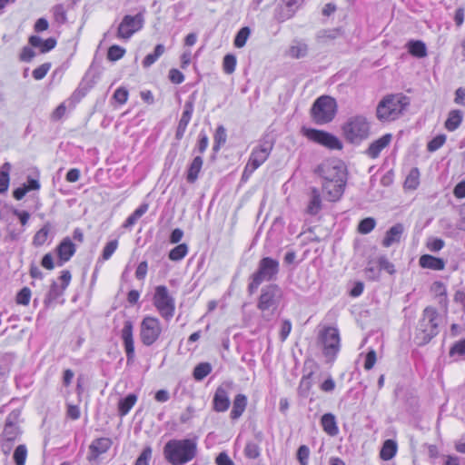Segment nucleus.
I'll return each mask as SVG.
<instances>
[{
	"mask_svg": "<svg viewBox=\"0 0 465 465\" xmlns=\"http://www.w3.org/2000/svg\"><path fill=\"white\" fill-rule=\"evenodd\" d=\"M446 142L445 134H439L430 140L427 144V150L429 152H435L440 149Z\"/></svg>",
	"mask_w": 465,
	"mask_h": 465,
	"instance_id": "603ef678",
	"label": "nucleus"
},
{
	"mask_svg": "<svg viewBox=\"0 0 465 465\" xmlns=\"http://www.w3.org/2000/svg\"><path fill=\"white\" fill-rule=\"evenodd\" d=\"M322 182H333L346 184V173L343 164L337 161H325L316 169Z\"/></svg>",
	"mask_w": 465,
	"mask_h": 465,
	"instance_id": "9d476101",
	"label": "nucleus"
},
{
	"mask_svg": "<svg viewBox=\"0 0 465 465\" xmlns=\"http://www.w3.org/2000/svg\"><path fill=\"white\" fill-rule=\"evenodd\" d=\"M53 15L56 23L64 24L67 20L66 11L63 5L59 4L53 7Z\"/></svg>",
	"mask_w": 465,
	"mask_h": 465,
	"instance_id": "864d4df0",
	"label": "nucleus"
},
{
	"mask_svg": "<svg viewBox=\"0 0 465 465\" xmlns=\"http://www.w3.org/2000/svg\"><path fill=\"white\" fill-rule=\"evenodd\" d=\"M169 79L172 83L179 84L184 81V75L178 69L173 68L169 71Z\"/></svg>",
	"mask_w": 465,
	"mask_h": 465,
	"instance_id": "774afa93",
	"label": "nucleus"
},
{
	"mask_svg": "<svg viewBox=\"0 0 465 465\" xmlns=\"http://www.w3.org/2000/svg\"><path fill=\"white\" fill-rule=\"evenodd\" d=\"M345 185L333 182H322V193L330 202H336L342 196Z\"/></svg>",
	"mask_w": 465,
	"mask_h": 465,
	"instance_id": "412c9836",
	"label": "nucleus"
},
{
	"mask_svg": "<svg viewBox=\"0 0 465 465\" xmlns=\"http://www.w3.org/2000/svg\"><path fill=\"white\" fill-rule=\"evenodd\" d=\"M439 333V313L432 307H426L415 331V342L421 346L431 341Z\"/></svg>",
	"mask_w": 465,
	"mask_h": 465,
	"instance_id": "7ed1b4c3",
	"label": "nucleus"
},
{
	"mask_svg": "<svg viewBox=\"0 0 465 465\" xmlns=\"http://www.w3.org/2000/svg\"><path fill=\"white\" fill-rule=\"evenodd\" d=\"M188 252V246L186 243H181L172 249L169 252V259L171 261L178 262L183 259Z\"/></svg>",
	"mask_w": 465,
	"mask_h": 465,
	"instance_id": "37998d69",
	"label": "nucleus"
},
{
	"mask_svg": "<svg viewBox=\"0 0 465 465\" xmlns=\"http://www.w3.org/2000/svg\"><path fill=\"white\" fill-rule=\"evenodd\" d=\"M162 333L160 321L155 317L146 316L140 325V339L143 345H153Z\"/></svg>",
	"mask_w": 465,
	"mask_h": 465,
	"instance_id": "f8f14e48",
	"label": "nucleus"
},
{
	"mask_svg": "<svg viewBox=\"0 0 465 465\" xmlns=\"http://www.w3.org/2000/svg\"><path fill=\"white\" fill-rule=\"evenodd\" d=\"M408 49L410 54L415 57L423 58L427 55V47L422 41H410L408 43Z\"/></svg>",
	"mask_w": 465,
	"mask_h": 465,
	"instance_id": "72a5a7b5",
	"label": "nucleus"
},
{
	"mask_svg": "<svg viewBox=\"0 0 465 465\" xmlns=\"http://www.w3.org/2000/svg\"><path fill=\"white\" fill-rule=\"evenodd\" d=\"M376 226V220L372 217L362 219L358 224V232L361 234L370 233Z\"/></svg>",
	"mask_w": 465,
	"mask_h": 465,
	"instance_id": "a18cd8bd",
	"label": "nucleus"
},
{
	"mask_svg": "<svg viewBox=\"0 0 465 465\" xmlns=\"http://www.w3.org/2000/svg\"><path fill=\"white\" fill-rule=\"evenodd\" d=\"M125 54V49L119 45H112L107 52V58L110 61H117L121 59Z\"/></svg>",
	"mask_w": 465,
	"mask_h": 465,
	"instance_id": "8fccbe9b",
	"label": "nucleus"
},
{
	"mask_svg": "<svg viewBox=\"0 0 465 465\" xmlns=\"http://www.w3.org/2000/svg\"><path fill=\"white\" fill-rule=\"evenodd\" d=\"M247 397L244 394L239 393L235 396L232 402V409L230 413L232 420H238L244 412L247 406Z\"/></svg>",
	"mask_w": 465,
	"mask_h": 465,
	"instance_id": "bb28decb",
	"label": "nucleus"
},
{
	"mask_svg": "<svg viewBox=\"0 0 465 465\" xmlns=\"http://www.w3.org/2000/svg\"><path fill=\"white\" fill-rule=\"evenodd\" d=\"M112 444L113 442L109 438L102 437L95 439L89 446L90 452L88 455V460L90 461L96 460L100 455L107 452Z\"/></svg>",
	"mask_w": 465,
	"mask_h": 465,
	"instance_id": "aec40b11",
	"label": "nucleus"
},
{
	"mask_svg": "<svg viewBox=\"0 0 465 465\" xmlns=\"http://www.w3.org/2000/svg\"><path fill=\"white\" fill-rule=\"evenodd\" d=\"M113 97L118 104H124L128 99V91L124 87H119L115 90Z\"/></svg>",
	"mask_w": 465,
	"mask_h": 465,
	"instance_id": "0e129e2a",
	"label": "nucleus"
},
{
	"mask_svg": "<svg viewBox=\"0 0 465 465\" xmlns=\"http://www.w3.org/2000/svg\"><path fill=\"white\" fill-rule=\"evenodd\" d=\"M464 355L465 354V339L457 341L453 344V346L450 350V355Z\"/></svg>",
	"mask_w": 465,
	"mask_h": 465,
	"instance_id": "338daca9",
	"label": "nucleus"
},
{
	"mask_svg": "<svg viewBox=\"0 0 465 465\" xmlns=\"http://www.w3.org/2000/svg\"><path fill=\"white\" fill-rule=\"evenodd\" d=\"M148 203L141 204L124 222L123 226L126 229L132 228L137 221L147 212Z\"/></svg>",
	"mask_w": 465,
	"mask_h": 465,
	"instance_id": "f704fd0d",
	"label": "nucleus"
},
{
	"mask_svg": "<svg viewBox=\"0 0 465 465\" xmlns=\"http://www.w3.org/2000/svg\"><path fill=\"white\" fill-rule=\"evenodd\" d=\"M153 302L163 319L169 321L173 318L175 311V302L166 286L159 285L155 288Z\"/></svg>",
	"mask_w": 465,
	"mask_h": 465,
	"instance_id": "1a4fd4ad",
	"label": "nucleus"
},
{
	"mask_svg": "<svg viewBox=\"0 0 465 465\" xmlns=\"http://www.w3.org/2000/svg\"><path fill=\"white\" fill-rule=\"evenodd\" d=\"M211 371L212 365L209 362H201L194 367L193 376L196 381H203Z\"/></svg>",
	"mask_w": 465,
	"mask_h": 465,
	"instance_id": "58836bf2",
	"label": "nucleus"
},
{
	"mask_svg": "<svg viewBox=\"0 0 465 465\" xmlns=\"http://www.w3.org/2000/svg\"><path fill=\"white\" fill-rule=\"evenodd\" d=\"M11 170V164L5 163L0 171V193H4L7 191L9 186V172Z\"/></svg>",
	"mask_w": 465,
	"mask_h": 465,
	"instance_id": "ea45409f",
	"label": "nucleus"
},
{
	"mask_svg": "<svg viewBox=\"0 0 465 465\" xmlns=\"http://www.w3.org/2000/svg\"><path fill=\"white\" fill-rule=\"evenodd\" d=\"M341 131L349 143L359 144L369 137L371 124L363 114H355L347 119Z\"/></svg>",
	"mask_w": 465,
	"mask_h": 465,
	"instance_id": "39448f33",
	"label": "nucleus"
},
{
	"mask_svg": "<svg viewBox=\"0 0 465 465\" xmlns=\"http://www.w3.org/2000/svg\"><path fill=\"white\" fill-rule=\"evenodd\" d=\"M282 297V289L277 284H269L261 291L257 308L262 312V318L270 321L277 310Z\"/></svg>",
	"mask_w": 465,
	"mask_h": 465,
	"instance_id": "423d86ee",
	"label": "nucleus"
},
{
	"mask_svg": "<svg viewBox=\"0 0 465 465\" xmlns=\"http://www.w3.org/2000/svg\"><path fill=\"white\" fill-rule=\"evenodd\" d=\"M236 57L232 54H228L223 57V69L225 74H231L235 71Z\"/></svg>",
	"mask_w": 465,
	"mask_h": 465,
	"instance_id": "09e8293b",
	"label": "nucleus"
},
{
	"mask_svg": "<svg viewBox=\"0 0 465 465\" xmlns=\"http://www.w3.org/2000/svg\"><path fill=\"white\" fill-rule=\"evenodd\" d=\"M244 454L248 459H257L260 456V448L254 442H248L244 448Z\"/></svg>",
	"mask_w": 465,
	"mask_h": 465,
	"instance_id": "6e6d98bb",
	"label": "nucleus"
},
{
	"mask_svg": "<svg viewBox=\"0 0 465 465\" xmlns=\"http://www.w3.org/2000/svg\"><path fill=\"white\" fill-rule=\"evenodd\" d=\"M304 2L305 0H282V4L275 9L277 19L283 22L292 18L303 5Z\"/></svg>",
	"mask_w": 465,
	"mask_h": 465,
	"instance_id": "f3484780",
	"label": "nucleus"
},
{
	"mask_svg": "<svg viewBox=\"0 0 465 465\" xmlns=\"http://www.w3.org/2000/svg\"><path fill=\"white\" fill-rule=\"evenodd\" d=\"M463 114L460 110H451L449 113L445 122V127L448 131H455L461 124Z\"/></svg>",
	"mask_w": 465,
	"mask_h": 465,
	"instance_id": "2f4dec72",
	"label": "nucleus"
},
{
	"mask_svg": "<svg viewBox=\"0 0 465 465\" xmlns=\"http://www.w3.org/2000/svg\"><path fill=\"white\" fill-rule=\"evenodd\" d=\"M274 146V142L267 136L259 140L258 144L254 146L249 156L248 163L251 167L258 169L263 164L270 156Z\"/></svg>",
	"mask_w": 465,
	"mask_h": 465,
	"instance_id": "2eb2a0df",
	"label": "nucleus"
},
{
	"mask_svg": "<svg viewBox=\"0 0 465 465\" xmlns=\"http://www.w3.org/2000/svg\"><path fill=\"white\" fill-rule=\"evenodd\" d=\"M118 246L117 240L110 241L106 243L103 250L102 257L103 260H108L113 255V253L115 252Z\"/></svg>",
	"mask_w": 465,
	"mask_h": 465,
	"instance_id": "bf43d9fd",
	"label": "nucleus"
},
{
	"mask_svg": "<svg viewBox=\"0 0 465 465\" xmlns=\"http://www.w3.org/2000/svg\"><path fill=\"white\" fill-rule=\"evenodd\" d=\"M280 271L279 261L271 257L260 260L257 270L250 276L248 292L253 294L263 282L276 280Z\"/></svg>",
	"mask_w": 465,
	"mask_h": 465,
	"instance_id": "20e7f679",
	"label": "nucleus"
},
{
	"mask_svg": "<svg viewBox=\"0 0 465 465\" xmlns=\"http://www.w3.org/2000/svg\"><path fill=\"white\" fill-rule=\"evenodd\" d=\"M50 68H51V64L45 63V64H41L40 66H38L37 68H35L33 71L32 75L35 80H42L47 74Z\"/></svg>",
	"mask_w": 465,
	"mask_h": 465,
	"instance_id": "13d9d810",
	"label": "nucleus"
},
{
	"mask_svg": "<svg viewBox=\"0 0 465 465\" xmlns=\"http://www.w3.org/2000/svg\"><path fill=\"white\" fill-rule=\"evenodd\" d=\"M322 208V197L319 189L312 187L311 189L310 201L308 203L306 213L310 215H316Z\"/></svg>",
	"mask_w": 465,
	"mask_h": 465,
	"instance_id": "393cba45",
	"label": "nucleus"
},
{
	"mask_svg": "<svg viewBox=\"0 0 465 465\" xmlns=\"http://www.w3.org/2000/svg\"><path fill=\"white\" fill-rule=\"evenodd\" d=\"M203 160L201 155L195 156L189 164L186 173V180L189 183H194L198 179L199 173L202 170Z\"/></svg>",
	"mask_w": 465,
	"mask_h": 465,
	"instance_id": "cd10ccee",
	"label": "nucleus"
},
{
	"mask_svg": "<svg viewBox=\"0 0 465 465\" xmlns=\"http://www.w3.org/2000/svg\"><path fill=\"white\" fill-rule=\"evenodd\" d=\"M337 107L334 98L329 95H322L315 100L311 108L312 118L317 124H328L335 117Z\"/></svg>",
	"mask_w": 465,
	"mask_h": 465,
	"instance_id": "0eeeda50",
	"label": "nucleus"
},
{
	"mask_svg": "<svg viewBox=\"0 0 465 465\" xmlns=\"http://www.w3.org/2000/svg\"><path fill=\"white\" fill-rule=\"evenodd\" d=\"M319 341L322 346V353L327 362H333L341 349L339 330L335 327H324L319 332Z\"/></svg>",
	"mask_w": 465,
	"mask_h": 465,
	"instance_id": "6e6552de",
	"label": "nucleus"
},
{
	"mask_svg": "<svg viewBox=\"0 0 465 465\" xmlns=\"http://www.w3.org/2000/svg\"><path fill=\"white\" fill-rule=\"evenodd\" d=\"M378 264L380 270L386 271L390 274H393L395 272L394 265L385 256L378 258Z\"/></svg>",
	"mask_w": 465,
	"mask_h": 465,
	"instance_id": "680f3d73",
	"label": "nucleus"
},
{
	"mask_svg": "<svg viewBox=\"0 0 465 465\" xmlns=\"http://www.w3.org/2000/svg\"><path fill=\"white\" fill-rule=\"evenodd\" d=\"M404 232V226L402 223H396L391 227L382 240V246L388 248L394 243H398Z\"/></svg>",
	"mask_w": 465,
	"mask_h": 465,
	"instance_id": "b1692460",
	"label": "nucleus"
},
{
	"mask_svg": "<svg viewBox=\"0 0 465 465\" xmlns=\"http://www.w3.org/2000/svg\"><path fill=\"white\" fill-rule=\"evenodd\" d=\"M197 453L195 440H170L163 447L164 459L172 465H183L192 460Z\"/></svg>",
	"mask_w": 465,
	"mask_h": 465,
	"instance_id": "f257e3e1",
	"label": "nucleus"
},
{
	"mask_svg": "<svg viewBox=\"0 0 465 465\" xmlns=\"http://www.w3.org/2000/svg\"><path fill=\"white\" fill-rule=\"evenodd\" d=\"M51 230V225L49 223H46L39 231L36 232L33 238V244L35 247L42 246L46 242L49 232Z\"/></svg>",
	"mask_w": 465,
	"mask_h": 465,
	"instance_id": "4c0bfd02",
	"label": "nucleus"
},
{
	"mask_svg": "<svg viewBox=\"0 0 465 465\" xmlns=\"http://www.w3.org/2000/svg\"><path fill=\"white\" fill-rule=\"evenodd\" d=\"M308 53V45L305 43L297 42L295 45H292L289 49V54L292 58H302L304 57Z\"/></svg>",
	"mask_w": 465,
	"mask_h": 465,
	"instance_id": "79ce46f5",
	"label": "nucleus"
},
{
	"mask_svg": "<svg viewBox=\"0 0 465 465\" xmlns=\"http://www.w3.org/2000/svg\"><path fill=\"white\" fill-rule=\"evenodd\" d=\"M377 360L376 351L371 349L368 351L365 358L364 369L370 371L373 368Z\"/></svg>",
	"mask_w": 465,
	"mask_h": 465,
	"instance_id": "69168bd1",
	"label": "nucleus"
},
{
	"mask_svg": "<svg viewBox=\"0 0 465 465\" xmlns=\"http://www.w3.org/2000/svg\"><path fill=\"white\" fill-rule=\"evenodd\" d=\"M392 139L391 134H386L380 137L379 139L373 141L369 147L366 149L365 153L371 159H376L379 157L381 152L389 146Z\"/></svg>",
	"mask_w": 465,
	"mask_h": 465,
	"instance_id": "4be33fe9",
	"label": "nucleus"
},
{
	"mask_svg": "<svg viewBox=\"0 0 465 465\" xmlns=\"http://www.w3.org/2000/svg\"><path fill=\"white\" fill-rule=\"evenodd\" d=\"M165 47L162 44H158L153 53L147 54L144 59L143 60L142 64L144 68L150 67L152 64H153L157 59L164 53Z\"/></svg>",
	"mask_w": 465,
	"mask_h": 465,
	"instance_id": "e433bc0d",
	"label": "nucleus"
},
{
	"mask_svg": "<svg viewBox=\"0 0 465 465\" xmlns=\"http://www.w3.org/2000/svg\"><path fill=\"white\" fill-rule=\"evenodd\" d=\"M193 108H194V105H193V100H189V101L185 102L182 117L178 123V126H177L176 132H175V139L176 140L180 141L183 137L184 133L187 128V125L189 124V123L191 121V118H192V115L193 113Z\"/></svg>",
	"mask_w": 465,
	"mask_h": 465,
	"instance_id": "6ab92c4d",
	"label": "nucleus"
},
{
	"mask_svg": "<svg viewBox=\"0 0 465 465\" xmlns=\"http://www.w3.org/2000/svg\"><path fill=\"white\" fill-rule=\"evenodd\" d=\"M322 430L330 436H336L339 433L336 418L332 413H325L321 419Z\"/></svg>",
	"mask_w": 465,
	"mask_h": 465,
	"instance_id": "c85d7f7f",
	"label": "nucleus"
},
{
	"mask_svg": "<svg viewBox=\"0 0 465 465\" xmlns=\"http://www.w3.org/2000/svg\"><path fill=\"white\" fill-rule=\"evenodd\" d=\"M410 104V98L401 93L384 96L377 105L376 116L381 122L398 119Z\"/></svg>",
	"mask_w": 465,
	"mask_h": 465,
	"instance_id": "f03ea898",
	"label": "nucleus"
},
{
	"mask_svg": "<svg viewBox=\"0 0 465 465\" xmlns=\"http://www.w3.org/2000/svg\"><path fill=\"white\" fill-rule=\"evenodd\" d=\"M341 35L340 28L320 30L316 35V40L320 44H328Z\"/></svg>",
	"mask_w": 465,
	"mask_h": 465,
	"instance_id": "7c9ffc66",
	"label": "nucleus"
},
{
	"mask_svg": "<svg viewBox=\"0 0 465 465\" xmlns=\"http://www.w3.org/2000/svg\"><path fill=\"white\" fill-rule=\"evenodd\" d=\"M64 290H63L62 287L60 288L55 282H53L44 300L45 306H51L64 293Z\"/></svg>",
	"mask_w": 465,
	"mask_h": 465,
	"instance_id": "c9c22d12",
	"label": "nucleus"
},
{
	"mask_svg": "<svg viewBox=\"0 0 465 465\" xmlns=\"http://www.w3.org/2000/svg\"><path fill=\"white\" fill-rule=\"evenodd\" d=\"M419 176H420V173H419L418 168L411 169L405 180L404 186L407 189H411V190L416 189L420 183Z\"/></svg>",
	"mask_w": 465,
	"mask_h": 465,
	"instance_id": "49530a36",
	"label": "nucleus"
},
{
	"mask_svg": "<svg viewBox=\"0 0 465 465\" xmlns=\"http://www.w3.org/2000/svg\"><path fill=\"white\" fill-rule=\"evenodd\" d=\"M152 448L150 446H146L136 459L134 465H149L152 458Z\"/></svg>",
	"mask_w": 465,
	"mask_h": 465,
	"instance_id": "5fc2aeb1",
	"label": "nucleus"
},
{
	"mask_svg": "<svg viewBox=\"0 0 465 465\" xmlns=\"http://www.w3.org/2000/svg\"><path fill=\"white\" fill-rule=\"evenodd\" d=\"M209 144V138L205 132L201 131L198 135V141L193 152H198L199 153H203L207 149Z\"/></svg>",
	"mask_w": 465,
	"mask_h": 465,
	"instance_id": "3c124183",
	"label": "nucleus"
},
{
	"mask_svg": "<svg viewBox=\"0 0 465 465\" xmlns=\"http://www.w3.org/2000/svg\"><path fill=\"white\" fill-rule=\"evenodd\" d=\"M31 298V290L28 287H24L19 291L16 295V303L21 305H28Z\"/></svg>",
	"mask_w": 465,
	"mask_h": 465,
	"instance_id": "4d7b16f0",
	"label": "nucleus"
},
{
	"mask_svg": "<svg viewBox=\"0 0 465 465\" xmlns=\"http://www.w3.org/2000/svg\"><path fill=\"white\" fill-rule=\"evenodd\" d=\"M137 401V396L134 393L128 394L118 402V413L121 417L125 416L134 407Z\"/></svg>",
	"mask_w": 465,
	"mask_h": 465,
	"instance_id": "473e14b6",
	"label": "nucleus"
},
{
	"mask_svg": "<svg viewBox=\"0 0 465 465\" xmlns=\"http://www.w3.org/2000/svg\"><path fill=\"white\" fill-rule=\"evenodd\" d=\"M144 13L145 9L143 8L134 16L124 15L118 26L117 36L123 39H129L134 33L141 30L144 24Z\"/></svg>",
	"mask_w": 465,
	"mask_h": 465,
	"instance_id": "4468645a",
	"label": "nucleus"
},
{
	"mask_svg": "<svg viewBox=\"0 0 465 465\" xmlns=\"http://www.w3.org/2000/svg\"><path fill=\"white\" fill-rule=\"evenodd\" d=\"M75 245L69 237H65L62 240L56 248L57 255L60 259L59 265H63L64 262H67L75 252Z\"/></svg>",
	"mask_w": 465,
	"mask_h": 465,
	"instance_id": "5701e85b",
	"label": "nucleus"
},
{
	"mask_svg": "<svg viewBox=\"0 0 465 465\" xmlns=\"http://www.w3.org/2000/svg\"><path fill=\"white\" fill-rule=\"evenodd\" d=\"M230 385H221L219 386L213 395V410L217 412H224L230 407V396H229V389Z\"/></svg>",
	"mask_w": 465,
	"mask_h": 465,
	"instance_id": "a211bd4d",
	"label": "nucleus"
},
{
	"mask_svg": "<svg viewBox=\"0 0 465 465\" xmlns=\"http://www.w3.org/2000/svg\"><path fill=\"white\" fill-rule=\"evenodd\" d=\"M19 413L17 411H12L5 420L4 430H3V439L1 442L2 450L5 453H9L13 448L14 442L19 438L21 435L20 427L17 425V419Z\"/></svg>",
	"mask_w": 465,
	"mask_h": 465,
	"instance_id": "9b49d317",
	"label": "nucleus"
},
{
	"mask_svg": "<svg viewBox=\"0 0 465 465\" xmlns=\"http://www.w3.org/2000/svg\"><path fill=\"white\" fill-rule=\"evenodd\" d=\"M27 457V449L25 445H18L14 452V460L15 465H25Z\"/></svg>",
	"mask_w": 465,
	"mask_h": 465,
	"instance_id": "de8ad7c7",
	"label": "nucleus"
},
{
	"mask_svg": "<svg viewBox=\"0 0 465 465\" xmlns=\"http://www.w3.org/2000/svg\"><path fill=\"white\" fill-rule=\"evenodd\" d=\"M311 375L304 376L299 385V393L302 396H307L311 387H312V381H311Z\"/></svg>",
	"mask_w": 465,
	"mask_h": 465,
	"instance_id": "e2e57ef3",
	"label": "nucleus"
},
{
	"mask_svg": "<svg viewBox=\"0 0 465 465\" xmlns=\"http://www.w3.org/2000/svg\"><path fill=\"white\" fill-rule=\"evenodd\" d=\"M302 133L309 140L323 145L328 149L341 150L342 148L341 142L335 135L328 132L303 127Z\"/></svg>",
	"mask_w": 465,
	"mask_h": 465,
	"instance_id": "ddd939ff",
	"label": "nucleus"
},
{
	"mask_svg": "<svg viewBox=\"0 0 465 465\" xmlns=\"http://www.w3.org/2000/svg\"><path fill=\"white\" fill-rule=\"evenodd\" d=\"M310 450L306 445H302L297 450V459L301 465H308Z\"/></svg>",
	"mask_w": 465,
	"mask_h": 465,
	"instance_id": "052dcab7",
	"label": "nucleus"
},
{
	"mask_svg": "<svg viewBox=\"0 0 465 465\" xmlns=\"http://www.w3.org/2000/svg\"><path fill=\"white\" fill-rule=\"evenodd\" d=\"M251 35V30L249 27L244 26L241 28L238 33L236 34V36L234 38V45L237 48H242L245 45L249 36Z\"/></svg>",
	"mask_w": 465,
	"mask_h": 465,
	"instance_id": "c03bdc74",
	"label": "nucleus"
},
{
	"mask_svg": "<svg viewBox=\"0 0 465 465\" xmlns=\"http://www.w3.org/2000/svg\"><path fill=\"white\" fill-rule=\"evenodd\" d=\"M227 134L226 130L223 125L217 127L214 134V143L213 146V152L217 153L226 142Z\"/></svg>",
	"mask_w": 465,
	"mask_h": 465,
	"instance_id": "a19ab883",
	"label": "nucleus"
},
{
	"mask_svg": "<svg viewBox=\"0 0 465 465\" xmlns=\"http://www.w3.org/2000/svg\"><path fill=\"white\" fill-rule=\"evenodd\" d=\"M398 445L393 440H386L380 451V457L383 460H391L397 453Z\"/></svg>",
	"mask_w": 465,
	"mask_h": 465,
	"instance_id": "c756f323",
	"label": "nucleus"
},
{
	"mask_svg": "<svg viewBox=\"0 0 465 465\" xmlns=\"http://www.w3.org/2000/svg\"><path fill=\"white\" fill-rule=\"evenodd\" d=\"M419 263L422 268H428L434 271H441L445 268V262L441 258L434 257L430 254H423L420 257Z\"/></svg>",
	"mask_w": 465,
	"mask_h": 465,
	"instance_id": "a878e982",
	"label": "nucleus"
},
{
	"mask_svg": "<svg viewBox=\"0 0 465 465\" xmlns=\"http://www.w3.org/2000/svg\"><path fill=\"white\" fill-rule=\"evenodd\" d=\"M134 324L132 321L126 320L121 331L124 351L127 358V364H132L134 361Z\"/></svg>",
	"mask_w": 465,
	"mask_h": 465,
	"instance_id": "dca6fc26",
	"label": "nucleus"
}]
</instances>
